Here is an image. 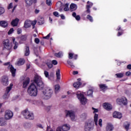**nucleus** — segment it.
Here are the masks:
<instances>
[{"label":"nucleus","mask_w":131,"mask_h":131,"mask_svg":"<svg viewBox=\"0 0 131 131\" xmlns=\"http://www.w3.org/2000/svg\"><path fill=\"white\" fill-rule=\"evenodd\" d=\"M31 25H35L36 24V20L33 21L32 23L31 22Z\"/></svg>","instance_id":"obj_60"},{"label":"nucleus","mask_w":131,"mask_h":131,"mask_svg":"<svg viewBox=\"0 0 131 131\" xmlns=\"http://www.w3.org/2000/svg\"><path fill=\"white\" fill-rule=\"evenodd\" d=\"M12 43H10V40L8 39L5 40L4 41V46L5 49L10 51V50H11L12 48H13V45H14L13 49L17 50V49H18L19 43L18 42L16 41V39L15 38H12Z\"/></svg>","instance_id":"obj_2"},{"label":"nucleus","mask_w":131,"mask_h":131,"mask_svg":"<svg viewBox=\"0 0 131 131\" xmlns=\"http://www.w3.org/2000/svg\"><path fill=\"white\" fill-rule=\"evenodd\" d=\"M93 129H94V122L90 121L89 122L85 123L84 130L92 131Z\"/></svg>","instance_id":"obj_5"},{"label":"nucleus","mask_w":131,"mask_h":131,"mask_svg":"<svg viewBox=\"0 0 131 131\" xmlns=\"http://www.w3.org/2000/svg\"><path fill=\"white\" fill-rule=\"evenodd\" d=\"M98 122H99V123H98L99 125H100V126L101 127H102V119H100L99 120Z\"/></svg>","instance_id":"obj_57"},{"label":"nucleus","mask_w":131,"mask_h":131,"mask_svg":"<svg viewBox=\"0 0 131 131\" xmlns=\"http://www.w3.org/2000/svg\"><path fill=\"white\" fill-rule=\"evenodd\" d=\"M7 124V122H6V119L4 118H0V125L1 126H4Z\"/></svg>","instance_id":"obj_22"},{"label":"nucleus","mask_w":131,"mask_h":131,"mask_svg":"<svg viewBox=\"0 0 131 131\" xmlns=\"http://www.w3.org/2000/svg\"><path fill=\"white\" fill-rule=\"evenodd\" d=\"M45 89V84L42 81V79L38 75H35L34 77L33 82L30 84L28 88V94L31 97H36L39 91H42Z\"/></svg>","instance_id":"obj_1"},{"label":"nucleus","mask_w":131,"mask_h":131,"mask_svg":"<svg viewBox=\"0 0 131 131\" xmlns=\"http://www.w3.org/2000/svg\"><path fill=\"white\" fill-rule=\"evenodd\" d=\"M73 53H69V59H73V56H74Z\"/></svg>","instance_id":"obj_49"},{"label":"nucleus","mask_w":131,"mask_h":131,"mask_svg":"<svg viewBox=\"0 0 131 131\" xmlns=\"http://www.w3.org/2000/svg\"><path fill=\"white\" fill-rule=\"evenodd\" d=\"M0 26L1 27H3V28H6V27H8V21L6 20L0 21Z\"/></svg>","instance_id":"obj_19"},{"label":"nucleus","mask_w":131,"mask_h":131,"mask_svg":"<svg viewBox=\"0 0 131 131\" xmlns=\"http://www.w3.org/2000/svg\"><path fill=\"white\" fill-rule=\"evenodd\" d=\"M92 110H94L93 113H97L99 112V110L98 108H95V107H92Z\"/></svg>","instance_id":"obj_53"},{"label":"nucleus","mask_w":131,"mask_h":131,"mask_svg":"<svg viewBox=\"0 0 131 131\" xmlns=\"http://www.w3.org/2000/svg\"><path fill=\"white\" fill-rule=\"evenodd\" d=\"M80 85H81V82L79 81L76 82L73 84V86L75 89H78Z\"/></svg>","instance_id":"obj_28"},{"label":"nucleus","mask_w":131,"mask_h":131,"mask_svg":"<svg viewBox=\"0 0 131 131\" xmlns=\"http://www.w3.org/2000/svg\"><path fill=\"white\" fill-rule=\"evenodd\" d=\"M46 4L48 6H52V0H46Z\"/></svg>","instance_id":"obj_44"},{"label":"nucleus","mask_w":131,"mask_h":131,"mask_svg":"<svg viewBox=\"0 0 131 131\" xmlns=\"http://www.w3.org/2000/svg\"><path fill=\"white\" fill-rule=\"evenodd\" d=\"M45 23V21H43V20H41V19H39L38 20V24L39 25H41Z\"/></svg>","instance_id":"obj_47"},{"label":"nucleus","mask_w":131,"mask_h":131,"mask_svg":"<svg viewBox=\"0 0 131 131\" xmlns=\"http://www.w3.org/2000/svg\"><path fill=\"white\" fill-rule=\"evenodd\" d=\"M34 41H35V43L38 44V43H39L40 40L38 38H35Z\"/></svg>","instance_id":"obj_52"},{"label":"nucleus","mask_w":131,"mask_h":131,"mask_svg":"<svg viewBox=\"0 0 131 131\" xmlns=\"http://www.w3.org/2000/svg\"><path fill=\"white\" fill-rule=\"evenodd\" d=\"M25 64V59L24 58H19L17 62L18 66H21V65H24Z\"/></svg>","instance_id":"obj_21"},{"label":"nucleus","mask_w":131,"mask_h":131,"mask_svg":"<svg viewBox=\"0 0 131 131\" xmlns=\"http://www.w3.org/2000/svg\"><path fill=\"white\" fill-rule=\"evenodd\" d=\"M77 98L79 100L80 103L82 105H85L87 102V99L86 98L84 97V95L83 94L80 93L77 94Z\"/></svg>","instance_id":"obj_6"},{"label":"nucleus","mask_w":131,"mask_h":131,"mask_svg":"<svg viewBox=\"0 0 131 131\" xmlns=\"http://www.w3.org/2000/svg\"><path fill=\"white\" fill-rule=\"evenodd\" d=\"M63 7H64L63 8V11L65 12H68L69 11V4L68 3H66L63 5Z\"/></svg>","instance_id":"obj_33"},{"label":"nucleus","mask_w":131,"mask_h":131,"mask_svg":"<svg viewBox=\"0 0 131 131\" xmlns=\"http://www.w3.org/2000/svg\"><path fill=\"white\" fill-rule=\"evenodd\" d=\"M71 10H72V11H75L76 9H77V7L75 4H71L70 7Z\"/></svg>","instance_id":"obj_32"},{"label":"nucleus","mask_w":131,"mask_h":131,"mask_svg":"<svg viewBox=\"0 0 131 131\" xmlns=\"http://www.w3.org/2000/svg\"><path fill=\"white\" fill-rule=\"evenodd\" d=\"M77 57H78L77 54L74 55L73 56V58H74V60H77Z\"/></svg>","instance_id":"obj_64"},{"label":"nucleus","mask_w":131,"mask_h":131,"mask_svg":"<svg viewBox=\"0 0 131 131\" xmlns=\"http://www.w3.org/2000/svg\"><path fill=\"white\" fill-rule=\"evenodd\" d=\"M18 23H19V19L18 18H16L15 19L12 20L11 24L12 26L15 27L18 26Z\"/></svg>","instance_id":"obj_17"},{"label":"nucleus","mask_w":131,"mask_h":131,"mask_svg":"<svg viewBox=\"0 0 131 131\" xmlns=\"http://www.w3.org/2000/svg\"><path fill=\"white\" fill-rule=\"evenodd\" d=\"M99 89L102 91H105V90H107V89H108V86L106 85L105 84H100Z\"/></svg>","instance_id":"obj_24"},{"label":"nucleus","mask_w":131,"mask_h":131,"mask_svg":"<svg viewBox=\"0 0 131 131\" xmlns=\"http://www.w3.org/2000/svg\"><path fill=\"white\" fill-rule=\"evenodd\" d=\"M54 56L57 57V58H61L63 56V53L62 52H59L57 53H55Z\"/></svg>","instance_id":"obj_35"},{"label":"nucleus","mask_w":131,"mask_h":131,"mask_svg":"<svg viewBox=\"0 0 131 131\" xmlns=\"http://www.w3.org/2000/svg\"><path fill=\"white\" fill-rule=\"evenodd\" d=\"M44 74H45L46 77L49 78V72H48L47 71H45Z\"/></svg>","instance_id":"obj_50"},{"label":"nucleus","mask_w":131,"mask_h":131,"mask_svg":"<svg viewBox=\"0 0 131 131\" xmlns=\"http://www.w3.org/2000/svg\"><path fill=\"white\" fill-rule=\"evenodd\" d=\"M51 63H52V65H57L58 64V61L56 60H53L52 61Z\"/></svg>","instance_id":"obj_51"},{"label":"nucleus","mask_w":131,"mask_h":131,"mask_svg":"<svg viewBox=\"0 0 131 131\" xmlns=\"http://www.w3.org/2000/svg\"><path fill=\"white\" fill-rule=\"evenodd\" d=\"M127 69H128V70H131V64H128L127 66Z\"/></svg>","instance_id":"obj_61"},{"label":"nucleus","mask_w":131,"mask_h":131,"mask_svg":"<svg viewBox=\"0 0 131 131\" xmlns=\"http://www.w3.org/2000/svg\"><path fill=\"white\" fill-rule=\"evenodd\" d=\"M61 128L63 131H68L70 129V127H69V126H68L67 124H64L62 126Z\"/></svg>","instance_id":"obj_29"},{"label":"nucleus","mask_w":131,"mask_h":131,"mask_svg":"<svg viewBox=\"0 0 131 131\" xmlns=\"http://www.w3.org/2000/svg\"><path fill=\"white\" fill-rule=\"evenodd\" d=\"M125 75H126V76H130V75H131V72H129V71L126 72L125 73Z\"/></svg>","instance_id":"obj_59"},{"label":"nucleus","mask_w":131,"mask_h":131,"mask_svg":"<svg viewBox=\"0 0 131 131\" xmlns=\"http://www.w3.org/2000/svg\"><path fill=\"white\" fill-rule=\"evenodd\" d=\"M30 83V78L27 77L23 81V89H26L28 86V84Z\"/></svg>","instance_id":"obj_9"},{"label":"nucleus","mask_w":131,"mask_h":131,"mask_svg":"<svg viewBox=\"0 0 131 131\" xmlns=\"http://www.w3.org/2000/svg\"><path fill=\"white\" fill-rule=\"evenodd\" d=\"M13 32H14V28H11L8 31V34L10 35V34H12Z\"/></svg>","instance_id":"obj_46"},{"label":"nucleus","mask_w":131,"mask_h":131,"mask_svg":"<svg viewBox=\"0 0 131 131\" xmlns=\"http://www.w3.org/2000/svg\"><path fill=\"white\" fill-rule=\"evenodd\" d=\"M98 117H99V115L95 114L94 117V122L95 125H98Z\"/></svg>","instance_id":"obj_30"},{"label":"nucleus","mask_w":131,"mask_h":131,"mask_svg":"<svg viewBox=\"0 0 131 131\" xmlns=\"http://www.w3.org/2000/svg\"><path fill=\"white\" fill-rule=\"evenodd\" d=\"M106 131H113V125L111 124H108L107 125L106 127Z\"/></svg>","instance_id":"obj_25"},{"label":"nucleus","mask_w":131,"mask_h":131,"mask_svg":"<svg viewBox=\"0 0 131 131\" xmlns=\"http://www.w3.org/2000/svg\"><path fill=\"white\" fill-rule=\"evenodd\" d=\"M21 114L26 119H29L30 120H33V119H34V115H33V113H30L28 111V108H26L22 111Z\"/></svg>","instance_id":"obj_3"},{"label":"nucleus","mask_w":131,"mask_h":131,"mask_svg":"<svg viewBox=\"0 0 131 131\" xmlns=\"http://www.w3.org/2000/svg\"><path fill=\"white\" fill-rule=\"evenodd\" d=\"M78 73V71H74L73 72V75H76V74H77Z\"/></svg>","instance_id":"obj_63"},{"label":"nucleus","mask_w":131,"mask_h":131,"mask_svg":"<svg viewBox=\"0 0 131 131\" xmlns=\"http://www.w3.org/2000/svg\"><path fill=\"white\" fill-rule=\"evenodd\" d=\"M9 68L10 69V72L11 73L12 76H13V77H15L16 76V69L14 68V67H13L12 65H11Z\"/></svg>","instance_id":"obj_16"},{"label":"nucleus","mask_w":131,"mask_h":131,"mask_svg":"<svg viewBox=\"0 0 131 131\" xmlns=\"http://www.w3.org/2000/svg\"><path fill=\"white\" fill-rule=\"evenodd\" d=\"M60 18H61V19H62V20H64V19H65V16H64V15H63V14H61Z\"/></svg>","instance_id":"obj_62"},{"label":"nucleus","mask_w":131,"mask_h":131,"mask_svg":"<svg viewBox=\"0 0 131 131\" xmlns=\"http://www.w3.org/2000/svg\"><path fill=\"white\" fill-rule=\"evenodd\" d=\"M116 31H119L117 34V36H121V35L123 34V30L121 29V27L119 26L116 29Z\"/></svg>","instance_id":"obj_20"},{"label":"nucleus","mask_w":131,"mask_h":131,"mask_svg":"<svg viewBox=\"0 0 131 131\" xmlns=\"http://www.w3.org/2000/svg\"><path fill=\"white\" fill-rule=\"evenodd\" d=\"M129 125H130L129 123L127 122H125L124 123L123 126L124 128H125L127 130L129 128Z\"/></svg>","instance_id":"obj_36"},{"label":"nucleus","mask_w":131,"mask_h":131,"mask_svg":"<svg viewBox=\"0 0 131 131\" xmlns=\"http://www.w3.org/2000/svg\"><path fill=\"white\" fill-rule=\"evenodd\" d=\"M54 16H55V17H59V13L57 11H55L53 12Z\"/></svg>","instance_id":"obj_54"},{"label":"nucleus","mask_w":131,"mask_h":131,"mask_svg":"<svg viewBox=\"0 0 131 131\" xmlns=\"http://www.w3.org/2000/svg\"><path fill=\"white\" fill-rule=\"evenodd\" d=\"M5 119H11L13 117V112L10 110H7L5 115Z\"/></svg>","instance_id":"obj_10"},{"label":"nucleus","mask_w":131,"mask_h":131,"mask_svg":"<svg viewBox=\"0 0 131 131\" xmlns=\"http://www.w3.org/2000/svg\"><path fill=\"white\" fill-rule=\"evenodd\" d=\"M93 93H94V90L90 89L87 92V96H93Z\"/></svg>","instance_id":"obj_38"},{"label":"nucleus","mask_w":131,"mask_h":131,"mask_svg":"<svg viewBox=\"0 0 131 131\" xmlns=\"http://www.w3.org/2000/svg\"><path fill=\"white\" fill-rule=\"evenodd\" d=\"M46 65H47L48 68L50 69H51V68H53V63L51 60H48V61L46 62Z\"/></svg>","instance_id":"obj_31"},{"label":"nucleus","mask_w":131,"mask_h":131,"mask_svg":"<svg viewBox=\"0 0 131 131\" xmlns=\"http://www.w3.org/2000/svg\"><path fill=\"white\" fill-rule=\"evenodd\" d=\"M12 8H13V3H11L9 5V6L8 7V10H10V9H12Z\"/></svg>","instance_id":"obj_56"},{"label":"nucleus","mask_w":131,"mask_h":131,"mask_svg":"<svg viewBox=\"0 0 131 131\" xmlns=\"http://www.w3.org/2000/svg\"><path fill=\"white\" fill-rule=\"evenodd\" d=\"M17 34H21V33H22V30L19 28L17 29Z\"/></svg>","instance_id":"obj_55"},{"label":"nucleus","mask_w":131,"mask_h":131,"mask_svg":"<svg viewBox=\"0 0 131 131\" xmlns=\"http://www.w3.org/2000/svg\"><path fill=\"white\" fill-rule=\"evenodd\" d=\"M117 103L118 104H123V105H127V99L126 98H118L117 99Z\"/></svg>","instance_id":"obj_11"},{"label":"nucleus","mask_w":131,"mask_h":131,"mask_svg":"<svg viewBox=\"0 0 131 131\" xmlns=\"http://www.w3.org/2000/svg\"><path fill=\"white\" fill-rule=\"evenodd\" d=\"M26 39H27V38L26 37V36H25V35H23L20 37V40L22 41H25V40H26Z\"/></svg>","instance_id":"obj_43"},{"label":"nucleus","mask_w":131,"mask_h":131,"mask_svg":"<svg viewBox=\"0 0 131 131\" xmlns=\"http://www.w3.org/2000/svg\"><path fill=\"white\" fill-rule=\"evenodd\" d=\"M116 76L117 77V78H122V77L124 76V73H119L116 74Z\"/></svg>","instance_id":"obj_34"},{"label":"nucleus","mask_w":131,"mask_h":131,"mask_svg":"<svg viewBox=\"0 0 131 131\" xmlns=\"http://www.w3.org/2000/svg\"><path fill=\"white\" fill-rule=\"evenodd\" d=\"M67 63L70 66H71V68H74L75 67V66L73 65V62H72L71 60H68L67 61Z\"/></svg>","instance_id":"obj_40"},{"label":"nucleus","mask_w":131,"mask_h":131,"mask_svg":"<svg viewBox=\"0 0 131 131\" xmlns=\"http://www.w3.org/2000/svg\"><path fill=\"white\" fill-rule=\"evenodd\" d=\"M50 36H51V33L48 34L46 36L43 37L44 39H50Z\"/></svg>","instance_id":"obj_45"},{"label":"nucleus","mask_w":131,"mask_h":131,"mask_svg":"<svg viewBox=\"0 0 131 131\" xmlns=\"http://www.w3.org/2000/svg\"><path fill=\"white\" fill-rule=\"evenodd\" d=\"M1 81L3 85L7 86V85H8L9 84V78H8V76H4L2 77Z\"/></svg>","instance_id":"obj_12"},{"label":"nucleus","mask_w":131,"mask_h":131,"mask_svg":"<svg viewBox=\"0 0 131 131\" xmlns=\"http://www.w3.org/2000/svg\"><path fill=\"white\" fill-rule=\"evenodd\" d=\"M12 88H13V83H10L9 86L6 88V92L3 96V99H8V97H9V93L11 91V90H12Z\"/></svg>","instance_id":"obj_8"},{"label":"nucleus","mask_w":131,"mask_h":131,"mask_svg":"<svg viewBox=\"0 0 131 131\" xmlns=\"http://www.w3.org/2000/svg\"><path fill=\"white\" fill-rule=\"evenodd\" d=\"M72 16L74 18H75L77 21H79V20H80V16L79 15H76V12H73Z\"/></svg>","instance_id":"obj_27"},{"label":"nucleus","mask_w":131,"mask_h":131,"mask_svg":"<svg viewBox=\"0 0 131 131\" xmlns=\"http://www.w3.org/2000/svg\"><path fill=\"white\" fill-rule=\"evenodd\" d=\"M4 66H8V65H9V66L8 67V69L10 68L11 67V63L10 62H6L4 63Z\"/></svg>","instance_id":"obj_48"},{"label":"nucleus","mask_w":131,"mask_h":131,"mask_svg":"<svg viewBox=\"0 0 131 131\" xmlns=\"http://www.w3.org/2000/svg\"><path fill=\"white\" fill-rule=\"evenodd\" d=\"M29 55H30V50H29V47L26 46L25 52V56L27 57V56H29Z\"/></svg>","instance_id":"obj_26"},{"label":"nucleus","mask_w":131,"mask_h":131,"mask_svg":"<svg viewBox=\"0 0 131 131\" xmlns=\"http://www.w3.org/2000/svg\"><path fill=\"white\" fill-rule=\"evenodd\" d=\"M43 94L45 96L46 99L48 100V99H50L51 97H52V95H53V91L52 90L47 88L45 91L43 92Z\"/></svg>","instance_id":"obj_7"},{"label":"nucleus","mask_w":131,"mask_h":131,"mask_svg":"<svg viewBox=\"0 0 131 131\" xmlns=\"http://www.w3.org/2000/svg\"><path fill=\"white\" fill-rule=\"evenodd\" d=\"M86 19L89 20L90 22H94V19H93V16H91L90 15H88L86 16Z\"/></svg>","instance_id":"obj_39"},{"label":"nucleus","mask_w":131,"mask_h":131,"mask_svg":"<svg viewBox=\"0 0 131 131\" xmlns=\"http://www.w3.org/2000/svg\"><path fill=\"white\" fill-rule=\"evenodd\" d=\"M103 108L107 111H110V110H112V105H111L109 103L105 102L103 104Z\"/></svg>","instance_id":"obj_15"},{"label":"nucleus","mask_w":131,"mask_h":131,"mask_svg":"<svg viewBox=\"0 0 131 131\" xmlns=\"http://www.w3.org/2000/svg\"><path fill=\"white\" fill-rule=\"evenodd\" d=\"M64 113L66 114V117H70L72 121H73L75 119V112H74V111H68L67 110H66L64 111Z\"/></svg>","instance_id":"obj_4"},{"label":"nucleus","mask_w":131,"mask_h":131,"mask_svg":"<svg viewBox=\"0 0 131 131\" xmlns=\"http://www.w3.org/2000/svg\"><path fill=\"white\" fill-rule=\"evenodd\" d=\"M87 116H88V114L87 113H83L82 114V117H83V118H86Z\"/></svg>","instance_id":"obj_58"},{"label":"nucleus","mask_w":131,"mask_h":131,"mask_svg":"<svg viewBox=\"0 0 131 131\" xmlns=\"http://www.w3.org/2000/svg\"><path fill=\"white\" fill-rule=\"evenodd\" d=\"M60 71V69H57V70L56 71V78L57 80H60L61 79V74Z\"/></svg>","instance_id":"obj_23"},{"label":"nucleus","mask_w":131,"mask_h":131,"mask_svg":"<svg viewBox=\"0 0 131 131\" xmlns=\"http://www.w3.org/2000/svg\"><path fill=\"white\" fill-rule=\"evenodd\" d=\"M25 3L28 6H31L33 4V0H25Z\"/></svg>","instance_id":"obj_37"},{"label":"nucleus","mask_w":131,"mask_h":131,"mask_svg":"<svg viewBox=\"0 0 131 131\" xmlns=\"http://www.w3.org/2000/svg\"><path fill=\"white\" fill-rule=\"evenodd\" d=\"M5 13V8L2 7H0V16L1 15H3Z\"/></svg>","instance_id":"obj_42"},{"label":"nucleus","mask_w":131,"mask_h":131,"mask_svg":"<svg viewBox=\"0 0 131 131\" xmlns=\"http://www.w3.org/2000/svg\"><path fill=\"white\" fill-rule=\"evenodd\" d=\"M60 85L57 84L55 85V94H57L58 93V91L60 90Z\"/></svg>","instance_id":"obj_41"},{"label":"nucleus","mask_w":131,"mask_h":131,"mask_svg":"<svg viewBox=\"0 0 131 131\" xmlns=\"http://www.w3.org/2000/svg\"><path fill=\"white\" fill-rule=\"evenodd\" d=\"M31 26V21L28 19L25 20L24 23L25 28H29Z\"/></svg>","instance_id":"obj_18"},{"label":"nucleus","mask_w":131,"mask_h":131,"mask_svg":"<svg viewBox=\"0 0 131 131\" xmlns=\"http://www.w3.org/2000/svg\"><path fill=\"white\" fill-rule=\"evenodd\" d=\"M87 4L88 5L86 7V13H87L88 14H91V10H90V9H91V8L93 7V4L92 2H90V1H88Z\"/></svg>","instance_id":"obj_14"},{"label":"nucleus","mask_w":131,"mask_h":131,"mask_svg":"<svg viewBox=\"0 0 131 131\" xmlns=\"http://www.w3.org/2000/svg\"><path fill=\"white\" fill-rule=\"evenodd\" d=\"M113 117L114 118H118V119H120L122 117V114L120 112H115L113 114Z\"/></svg>","instance_id":"obj_13"}]
</instances>
